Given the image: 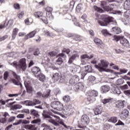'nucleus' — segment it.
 Listing matches in <instances>:
<instances>
[{
  "label": "nucleus",
  "mask_w": 130,
  "mask_h": 130,
  "mask_svg": "<svg viewBox=\"0 0 130 130\" xmlns=\"http://www.w3.org/2000/svg\"><path fill=\"white\" fill-rule=\"evenodd\" d=\"M40 20H41L45 24H48V20H47V18L45 16H43L40 18Z\"/></svg>",
  "instance_id": "obj_46"
},
{
  "label": "nucleus",
  "mask_w": 130,
  "mask_h": 130,
  "mask_svg": "<svg viewBox=\"0 0 130 130\" xmlns=\"http://www.w3.org/2000/svg\"><path fill=\"white\" fill-rule=\"evenodd\" d=\"M36 78H37L40 82H43L46 81V76L41 72L38 75V76L36 77Z\"/></svg>",
  "instance_id": "obj_17"
},
{
  "label": "nucleus",
  "mask_w": 130,
  "mask_h": 130,
  "mask_svg": "<svg viewBox=\"0 0 130 130\" xmlns=\"http://www.w3.org/2000/svg\"><path fill=\"white\" fill-rule=\"evenodd\" d=\"M70 52H71V50H70V49H64L62 50V52L58 54V56L63 58L67 57V55H66V54L64 53L69 54Z\"/></svg>",
  "instance_id": "obj_16"
},
{
  "label": "nucleus",
  "mask_w": 130,
  "mask_h": 130,
  "mask_svg": "<svg viewBox=\"0 0 130 130\" xmlns=\"http://www.w3.org/2000/svg\"><path fill=\"white\" fill-rule=\"evenodd\" d=\"M62 62H63L62 58H61V57H58L56 60L55 64L60 66L62 64Z\"/></svg>",
  "instance_id": "obj_36"
},
{
  "label": "nucleus",
  "mask_w": 130,
  "mask_h": 130,
  "mask_svg": "<svg viewBox=\"0 0 130 130\" xmlns=\"http://www.w3.org/2000/svg\"><path fill=\"white\" fill-rule=\"evenodd\" d=\"M82 10V5L81 4H79L76 7V11L77 12H80Z\"/></svg>",
  "instance_id": "obj_60"
},
{
  "label": "nucleus",
  "mask_w": 130,
  "mask_h": 130,
  "mask_svg": "<svg viewBox=\"0 0 130 130\" xmlns=\"http://www.w3.org/2000/svg\"><path fill=\"white\" fill-rule=\"evenodd\" d=\"M16 53H10L8 55V57H12V58H16Z\"/></svg>",
  "instance_id": "obj_52"
},
{
  "label": "nucleus",
  "mask_w": 130,
  "mask_h": 130,
  "mask_svg": "<svg viewBox=\"0 0 130 130\" xmlns=\"http://www.w3.org/2000/svg\"><path fill=\"white\" fill-rule=\"evenodd\" d=\"M124 101H118L116 103V107H117V108H123V107H124Z\"/></svg>",
  "instance_id": "obj_24"
},
{
  "label": "nucleus",
  "mask_w": 130,
  "mask_h": 130,
  "mask_svg": "<svg viewBox=\"0 0 130 130\" xmlns=\"http://www.w3.org/2000/svg\"><path fill=\"white\" fill-rule=\"evenodd\" d=\"M114 93L115 94H118V95H119V94H120L121 92L120 91V90L119 89L115 88V89L114 90Z\"/></svg>",
  "instance_id": "obj_54"
},
{
  "label": "nucleus",
  "mask_w": 130,
  "mask_h": 130,
  "mask_svg": "<svg viewBox=\"0 0 130 130\" xmlns=\"http://www.w3.org/2000/svg\"><path fill=\"white\" fill-rule=\"evenodd\" d=\"M112 29L114 34H119L120 33H121V29L119 27H113L112 28Z\"/></svg>",
  "instance_id": "obj_23"
},
{
  "label": "nucleus",
  "mask_w": 130,
  "mask_h": 130,
  "mask_svg": "<svg viewBox=\"0 0 130 130\" xmlns=\"http://www.w3.org/2000/svg\"><path fill=\"white\" fill-rule=\"evenodd\" d=\"M36 33H37V29H35V30L29 32L27 35L26 37L27 38H32L35 36Z\"/></svg>",
  "instance_id": "obj_28"
},
{
  "label": "nucleus",
  "mask_w": 130,
  "mask_h": 130,
  "mask_svg": "<svg viewBox=\"0 0 130 130\" xmlns=\"http://www.w3.org/2000/svg\"><path fill=\"white\" fill-rule=\"evenodd\" d=\"M11 64L16 69H21L22 71H26V69H27L26 59H25V58L21 59L18 63L17 62V61H14L13 63H11Z\"/></svg>",
  "instance_id": "obj_3"
},
{
  "label": "nucleus",
  "mask_w": 130,
  "mask_h": 130,
  "mask_svg": "<svg viewBox=\"0 0 130 130\" xmlns=\"http://www.w3.org/2000/svg\"><path fill=\"white\" fill-rule=\"evenodd\" d=\"M124 10H130V0H126L124 3Z\"/></svg>",
  "instance_id": "obj_25"
},
{
  "label": "nucleus",
  "mask_w": 130,
  "mask_h": 130,
  "mask_svg": "<svg viewBox=\"0 0 130 130\" xmlns=\"http://www.w3.org/2000/svg\"><path fill=\"white\" fill-rule=\"evenodd\" d=\"M123 16L125 18H130V10L129 9H127V11H126L124 13Z\"/></svg>",
  "instance_id": "obj_41"
},
{
  "label": "nucleus",
  "mask_w": 130,
  "mask_h": 130,
  "mask_svg": "<svg viewBox=\"0 0 130 130\" xmlns=\"http://www.w3.org/2000/svg\"><path fill=\"white\" fill-rule=\"evenodd\" d=\"M121 90H127L128 89V85L125 84L120 87Z\"/></svg>",
  "instance_id": "obj_56"
},
{
  "label": "nucleus",
  "mask_w": 130,
  "mask_h": 130,
  "mask_svg": "<svg viewBox=\"0 0 130 130\" xmlns=\"http://www.w3.org/2000/svg\"><path fill=\"white\" fill-rule=\"evenodd\" d=\"M80 69V66L73 64L72 67H70V71L73 74H75V73H80L81 71Z\"/></svg>",
  "instance_id": "obj_11"
},
{
  "label": "nucleus",
  "mask_w": 130,
  "mask_h": 130,
  "mask_svg": "<svg viewBox=\"0 0 130 130\" xmlns=\"http://www.w3.org/2000/svg\"><path fill=\"white\" fill-rule=\"evenodd\" d=\"M25 14L24 11L21 12L20 13L18 14L17 15L18 18L19 19H22L23 18V15Z\"/></svg>",
  "instance_id": "obj_61"
},
{
  "label": "nucleus",
  "mask_w": 130,
  "mask_h": 130,
  "mask_svg": "<svg viewBox=\"0 0 130 130\" xmlns=\"http://www.w3.org/2000/svg\"><path fill=\"white\" fill-rule=\"evenodd\" d=\"M120 43L121 44H122V45H128L129 44V43L128 42V41L126 40V39H121L120 40Z\"/></svg>",
  "instance_id": "obj_31"
},
{
  "label": "nucleus",
  "mask_w": 130,
  "mask_h": 130,
  "mask_svg": "<svg viewBox=\"0 0 130 130\" xmlns=\"http://www.w3.org/2000/svg\"><path fill=\"white\" fill-rule=\"evenodd\" d=\"M89 121H90V120L89 119V117H88V116L84 115L81 117V122L83 124L88 123Z\"/></svg>",
  "instance_id": "obj_18"
},
{
  "label": "nucleus",
  "mask_w": 130,
  "mask_h": 130,
  "mask_svg": "<svg viewBox=\"0 0 130 130\" xmlns=\"http://www.w3.org/2000/svg\"><path fill=\"white\" fill-rule=\"evenodd\" d=\"M3 116L4 117V118H7L8 120V117H10V115L9 114V113L5 112L3 113Z\"/></svg>",
  "instance_id": "obj_53"
},
{
  "label": "nucleus",
  "mask_w": 130,
  "mask_h": 130,
  "mask_svg": "<svg viewBox=\"0 0 130 130\" xmlns=\"http://www.w3.org/2000/svg\"><path fill=\"white\" fill-rule=\"evenodd\" d=\"M20 124L22 123V124H25L23 125V127L25 128V129H28V130L36 129V127L35 126V125L29 124V123H30L29 120H22V119H20Z\"/></svg>",
  "instance_id": "obj_6"
},
{
  "label": "nucleus",
  "mask_w": 130,
  "mask_h": 130,
  "mask_svg": "<svg viewBox=\"0 0 130 130\" xmlns=\"http://www.w3.org/2000/svg\"><path fill=\"white\" fill-rule=\"evenodd\" d=\"M51 107L58 111H61L63 109V105L60 102H53L51 103Z\"/></svg>",
  "instance_id": "obj_7"
},
{
  "label": "nucleus",
  "mask_w": 130,
  "mask_h": 130,
  "mask_svg": "<svg viewBox=\"0 0 130 130\" xmlns=\"http://www.w3.org/2000/svg\"><path fill=\"white\" fill-rule=\"evenodd\" d=\"M34 15L36 18H42L43 16V12L41 11L36 12Z\"/></svg>",
  "instance_id": "obj_30"
},
{
  "label": "nucleus",
  "mask_w": 130,
  "mask_h": 130,
  "mask_svg": "<svg viewBox=\"0 0 130 130\" xmlns=\"http://www.w3.org/2000/svg\"><path fill=\"white\" fill-rule=\"evenodd\" d=\"M43 116H44L45 118H47V121L48 122H50L51 123H52V124H54V125H56V126L59 125V124H62V125H63L64 127L66 128H68V126L67 125L64 124V123L59 119V117L55 115H52V116H53L55 118H56L55 120L52 119L50 116L48 115H45L44 114H43Z\"/></svg>",
  "instance_id": "obj_1"
},
{
  "label": "nucleus",
  "mask_w": 130,
  "mask_h": 130,
  "mask_svg": "<svg viewBox=\"0 0 130 130\" xmlns=\"http://www.w3.org/2000/svg\"><path fill=\"white\" fill-rule=\"evenodd\" d=\"M94 9L95 11H96L97 12H99V13H104V10H102V9L97 6H94Z\"/></svg>",
  "instance_id": "obj_44"
},
{
  "label": "nucleus",
  "mask_w": 130,
  "mask_h": 130,
  "mask_svg": "<svg viewBox=\"0 0 130 130\" xmlns=\"http://www.w3.org/2000/svg\"><path fill=\"white\" fill-rule=\"evenodd\" d=\"M7 118H0V123H6L7 122Z\"/></svg>",
  "instance_id": "obj_55"
},
{
  "label": "nucleus",
  "mask_w": 130,
  "mask_h": 130,
  "mask_svg": "<svg viewBox=\"0 0 130 130\" xmlns=\"http://www.w3.org/2000/svg\"><path fill=\"white\" fill-rule=\"evenodd\" d=\"M10 24L11 26L13 25V20H9L8 21V23L6 25V23L5 22L3 23L2 24H0V29H4V28H6L7 26H8V24Z\"/></svg>",
  "instance_id": "obj_29"
},
{
  "label": "nucleus",
  "mask_w": 130,
  "mask_h": 130,
  "mask_svg": "<svg viewBox=\"0 0 130 130\" xmlns=\"http://www.w3.org/2000/svg\"><path fill=\"white\" fill-rule=\"evenodd\" d=\"M129 115V112L128 110L125 109L123 110L122 113L120 114V118L121 119H125L126 118H127V117Z\"/></svg>",
  "instance_id": "obj_14"
},
{
  "label": "nucleus",
  "mask_w": 130,
  "mask_h": 130,
  "mask_svg": "<svg viewBox=\"0 0 130 130\" xmlns=\"http://www.w3.org/2000/svg\"><path fill=\"white\" fill-rule=\"evenodd\" d=\"M63 100L64 102L68 103V102H70V101H71V97L69 95H65L63 98Z\"/></svg>",
  "instance_id": "obj_40"
},
{
  "label": "nucleus",
  "mask_w": 130,
  "mask_h": 130,
  "mask_svg": "<svg viewBox=\"0 0 130 130\" xmlns=\"http://www.w3.org/2000/svg\"><path fill=\"white\" fill-rule=\"evenodd\" d=\"M80 81V78L77 75H74L71 77L69 80V83L70 85H75L76 83Z\"/></svg>",
  "instance_id": "obj_12"
},
{
  "label": "nucleus",
  "mask_w": 130,
  "mask_h": 130,
  "mask_svg": "<svg viewBox=\"0 0 130 130\" xmlns=\"http://www.w3.org/2000/svg\"><path fill=\"white\" fill-rule=\"evenodd\" d=\"M24 85L26 88L27 92L29 94H31V93H32V92H33L34 90L33 87L32 86V84H31V82H30V81H25Z\"/></svg>",
  "instance_id": "obj_8"
},
{
  "label": "nucleus",
  "mask_w": 130,
  "mask_h": 130,
  "mask_svg": "<svg viewBox=\"0 0 130 130\" xmlns=\"http://www.w3.org/2000/svg\"><path fill=\"white\" fill-rule=\"evenodd\" d=\"M11 81L13 84H14V85H16V86H20V88L21 89L23 88V85H22V83H21V79H16L12 78L11 79Z\"/></svg>",
  "instance_id": "obj_13"
},
{
  "label": "nucleus",
  "mask_w": 130,
  "mask_h": 130,
  "mask_svg": "<svg viewBox=\"0 0 130 130\" xmlns=\"http://www.w3.org/2000/svg\"><path fill=\"white\" fill-rule=\"evenodd\" d=\"M98 96V92L95 90H91L87 92V100L89 103H93L96 101V97Z\"/></svg>",
  "instance_id": "obj_4"
},
{
  "label": "nucleus",
  "mask_w": 130,
  "mask_h": 130,
  "mask_svg": "<svg viewBox=\"0 0 130 130\" xmlns=\"http://www.w3.org/2000/svg\"><path fill=\"white\" fill-rule=\"evenodd\" d=\"M103 9L105 11H106V12H111V11H112V8H110L109 6H106Z\"/></svg>",
  "instance_id": "obj_51"
},
{
  "label": "nucleus",
  "mask_w": 130,
  "mask_h": 130,
  "mask_svg": "<svg viewBox=\"0 0 130 130\" xmlns=\"http://www.w3.org/2000/svg\"><path fill=\"white\" fill-rule=\"evenodd\" d=\"M109 122H112L113 123H115L117 122V118L116 117H112L108 120Z\"/></svg>",
  "instance_id": "obj_37"
},
{
  "label": "nucleus",
  "mask_w": 130,
  "mask_h": 130,
  "mask_svg": "<svg viewBox=\"0 0 130 130\" xmlns=\"http://www.w3.org/2000/svg\"><path fill=\"white\" fill-rule=\"evenodd\" d=\"M12 74L14 78L15 79L21 80V76L14 72H12Z\"/></svg>",
  "instance_id": "obj_38"
},
{
  "label": "nucleus",
  "mask_w": 130,
  "mask_h": 130,
  "mask_svg": "<svg viewBox=\"0 0 130 130\" xmlns=\"http://www.w3.org/2000/svg\"><path fill=\"white\" fill-rule=\"evenodd\" d=\"M120 40H121V39H120V37L118 36H115L114 37L113 40H114V41H116V42H118V41H120Z\"/></svg>",
  "instance_id": "obj_57"
},
{
  "label": "nucleus",
  "mask_w": 130,
  "mask_h": 130,
  "mask_svg": "<svg viewBox=\"0 0 130 130\" xmlns=\"http://www.w3.org/2000/svg\"><path fill=\"white\" fill-rule=\"evenodd\" d=\"M94 42H95V43L98 45H101V44H102V41H101V40L99 38H95L94 39Z\"/></svg>",
  "instance_id": "obj_43"
},
{
  "label": "nucleus",
  "mask_w": 130,
  "mask_h": 130,
  "mask_svg": "<svg viewBox=\"0 0 130 130\" xmlns=\"http://www.w3.org/2000/svg\"><path fill=\"white\" fill-rule=\"evenodd\" d=\"M112 100V98H108V99H104L102 100V103L103 104H107V103H109Z\"/></svg>",
  "instance_id": "obj_35"
},
{
  "label": "nucleus",
  "mask_w": 130,
  "mask_h": 130,
  "mask_svg": "<svg viewBox=\"0 0 130 130\" xmlns=\"http://www.w3.org/2000/svg\"><path fill=\"white\" fill-rule=\"evenodd\" d=\"M85 71L87 72V73H91L92 72V67L90 66H86L85 67Z\"/></svg>",
  "instance_id": "obj_45"
},
{
  "label": "nucleus",
  "mask_w": 130,
  "mask_h": 130,
  "mask_svg": "<svg viewBox=\"0 0 130 130\" xmlns=\"http://www.w3.org/2000/svg\"><path fill=\"white\" fill-rule=\"evenodd\" d=\"M101 18L102 19V20H103V21H104V22H102L100 20L98 21V23L101 26H107V24H108L111 22L110 17H109V16H108L107 15L102 14L101 16Z\"/></svg>",
  "instance_id": "obj_5"
},
{
  "label": "nucleus",
  "mask_w": 130,
  "mask_h": 130,
  "mask_svg": "<svg viewBox=\"0 0 130 130\" xmlns=\"http://www.w3.org/2000/svg\"><path fill=\"white\" fill-rule=\"evenodd\" d=\"M73 22L74 25H75V26H80V23H79V21H78L77 20V18H76V17H75L73 19Z\"/></svg>",
  "instance_id": "obj_48"
},
{
  "label": "nucleus",
  "mask_w": 130,
  "mask_h": 130,
  "mask_svg": "<svg viewBox=\"0 0 130 130\" xmlns=\"http://www.w3.org/2000/svg\"><path fill=\"white\" fill-rule=\"evenodd\" d=\"M30 115H33L35 117L38 118L39 117V114H38V111L34 109L30 110Z\"/></svg>",
  "instance_id": "obj_27"
},
{
  "label": "nucleus",
  "mask_w": 130,
  "mask_h": 130,
  "mask_svg": "<svg viewBox=\"0 0 130 130\" xmlns=\"http://www.w3.org/2000/svg\"><path fill=\"white\" fill-rule=\"evenodd\" d=\"M93 57H94V55L90 54H85L81 56V59H86V58L91 59V58H93Z\"/></svg>",
  "instance_id": "obj_21"
},
{
  "label": "nucleus",
  "mask_w": 130,
  "mask_h": 130,
  "mask_svg": "<svg viewBox=\"0 0 130 130\" xmlns=\"http://www.w3.org/2000/svg\"><path fill=\"white\" fill-rule=\"evenodd\" d=\"M102 33L104 35V36H106L107 35H111V34H109L108 31L107 30V29H103L102 30Z\"/></svg>",
  "instance_id": "obj_47"
},
{
  "label": "nucleus",
  "mask_w": 130,
  "mask_h": 130,
  "mask_svg": "<svg viewBox=\"0 0 130 130\" xmlns=\"http://www.w3.org/2000/svg\"><path fill=\"white\" fill-rule=\"evenodd\" d=\"M106 5H107V3L105 1H102L101 2V6L103 9L106 7Z\"/></svg>",
  "instance_id": "obj_59"
},
{
  "label": "nucleus",
  "mask_w": 130,
  "mask_h": 130,
  "mask_svg": "<svg viewBox=\"0 0 130 130\" xmlns=\"http://www.w3.org/2000/svg\"><path fill=\"white\" fill-rule=\"evenodd\" d=\"M79 57V55L78 54H74L70 58L68 61L69 64H71L73 63L74 60L76 59V58Z\"/></svg>",
  "instance_id": "obj_20"
},
{
  "label": "nucleus",
  "mask_w": 130,
  "mask_h": 130,
  "mask_svg": "<svg viewBox=\"0 0 130 130\" xmlns=\"http://www.w3.org/2000/svg\"><path fill=\"white\" fill-rule=\"evenodd\" d=\"M95 80H96V77L93 76H90L88 78V81H89V82H91V83L94 82Z\"/></svg>",
  "instance_id": "obj_49"
},
{
  "label": "nucleus",
  "mask_w": 130,
  "mask_h": 130,
  "mask_svg": "<svg viewBox=\"0 0 130 130\" xmlns=\"http://www.w3.org/2000/svg\"><path fill=\"white\" fill-rule=\"evenodd\" d=\"M102 112V108H96L94 110V114L95 115L101 114Z\"/></svg>",
  "instance_id": "obj_33"
},
{
  "label": "nucleus",
  "mask_w": 130,
  "mask_h": 130,
  "mask_svg": "<svg viewBox=\"0 0 130 130\" xmlns=\"http://www.w3.org/2000/svg\"><path fill=\"white\" fill-rule=\"evenodd\" d=\"M108 66H109V63L107 61L102 60L101 61V64L95 65V67L99 70V72H110V73H113L112 70L106 69L108 68Z\"/></svg>",
  "instance_id": "obj_2"
},
{
  "label": "nucleus",
  "mask_w": 130,
  "mask_h": 130,
  "mask_svg": "<svg viewBox=\"0 0 130 130\" xmlns=\"http://www.w3.org/2000/svg\"><path fill=\"white\" fill-rule=\"evenodd\" d=\"M31 72L35 77H36L41 73V69L39 67H34L31 69Z\"/></svg>",
  "instance_id": "obj_10"
},
{
  "label": "nucleus",
  "mask_w": 130,
  "mask_h": 130,
  "mask_svg": "<svg viewBox=\"0 0 130 130\" xmlns=\"http://www.w3.org/2000/svg\"><path fill=\"white\" fill-rule=\"evenodd\" d=\"M15 119H16V117H15V116L11 117L8 119V122H12L14 121V120H15Z\"/></svg>",
  "instance_id": "obj_62"
},
{
  "label": "nucleus",
  "mask_w": 130,
  "mask_h": 130,
  "mask_svg": "<svg viewBox=\"0 0 130 130\" xmlns=\"http://www.w3.org/2000/svg\"><path fill=\"white\" fill-rule=\"evenodd\" d=\"M101 92L102 93H107L110 91V86L109 85H104L101 87Z\"/></svg>",
  "instance_id": "obj_19"
},
{
  "label": "nucleus",
  "mask_w": 130,
  "mask_h": 130,
  "mask_svg": "<svg viewBox=\"0 0 130 130\" xmlns=\"http://www.w3.org/2000/svg\"><path fill=\"white\" fill-rule=\"evenodd\" d=\"M50 95V90H49L48 91L44 92L42 95V98L46 99L49 97Z\"/></svg>",
  "instance_id": "obj_32"
},
{
  "label": "nucleus",
  "mask_w": 130,
  "mask_h": 130,
  "mask_svg": "<svg viewBox=\"0 0 130 130\" xmlns=\"http://www.w3.org/2000/svg\"><path fill=\"white\" fill-rule=\"evenodd\" d=\"M63 110L68 114H73V113H74V107L72 104L67 105L65 106V108Z\"/></svg>",
  "instance_id": "obj_9"
},
{
  "label": "nucleus",
  "mask_w": 130,
  "mask_h": 130,
  "mask_svg": "<svg viewBox=\"0 0 130 130\" xmlns=\"http://www.w3.org/2000/svg\"><path fill=\"white\" fill-rule=\"evenodd\" d=\"M42 127H44L43 130H52L50 127L45 123H43L41 124Z\"/></svg>",
  "instance_id": "obj_39"
},
{
  "label": "nucleus",
  "mask_w": 130,
  "mask_h": 130,
  "mask_svg": "<svg viewBox=\"0 0 130 130\" xmlns=\"http://www.w3.org/2000/svg\"><path fill=\"white\" fill-rule=\"evenodd\" d=\"M23 107V106H22V105H14L13 106H12V108L13 109H15V110H17V109H21V108H22Z\"/></svg>",
  "instance_id": "obj_42"
},
{
  "label": "nucleus",
  "mask_w": 130,
  "mask_h": 130,
  "mask_svg": "<svg viewBox=\"0 0 130 130\" xmlns=\"http://www.w3.org/2000/svg\"><path fill=\"white\" fill-rule=\"evenodd\" d=\"M60 77L59 74L56 73L53 75L52 79L54 82H57L59 80Z\"/></svg>",
  "instance_id": "obj_26"
},
{
  "label": "nucleus",
  "mask_w": 130,
  "mask_h": 130,
  "mask_svg": "<svg viewBox=\"0 0 130 130\" xmlns=\"http://www.w3.org/2000/svg\"><path fill=\"white\" fill-rule=\"evenodd\" d=\"M84 89V85L82 83H79L75 84L74 86V89L77 92L79 90H82Z\"/></svg>",
  "instance_id": "obj_15"
},
{
  "label": "nucleus",
  "mask_w": 130,
  "mask_h": 130,
  "mask_svg": "<svg viewBox=\"0 0 130 130\" xmlns=\"http://www.w3.org/2000/svg\"><path fill=\"white\" fill-rule=\"evenodd\" d=\"M9 77V72L7 71L5 72L4 74V79L5 81H7L8 78Z\"/></svg>",
  "instance_id": "obj_50"
},
{
  "label": "nucleus",
  "mask_w": 130,
  "mask_h": 130,
  "mask_svg": "<svg viewBox=\"0 0 130 130\" xmlns=\"http://www.w3.org/2000/svg\"><path fill=\"white\" fill-rule=\"evenodd\" d=\"M49 55L50 56H51L52 57L53 56H55V55H56V52H54V51H52L49 53Z\"/></svg>",
  "instance_id": "obj_63"
},
{
  "label": "nucleus",
  "mask_w": 130,
  "mask_h": 130,
  "mask_svg": "<svg viewBox=\"0 0 130 130\" xmlns=\"http://www.w3.org/2000/svg\"><path fill=\"white\" fill-rule=\"evenodd\" d=\"M32 106H35L36 105H38V104H41V101L39 100H37L36 99H34L33 101H32Z\"/></svg>",
  "instance_id": "obj_34"
},
{
  "label": "nucleus",
  "mask_w": 130,
  "mask_h": 130,
  "mask_svg": "<svg viewBox=\"0 0 130 130\" xmlns=\"http://www.w3.org/2000/svg\"><path fill=\"white\" fill-rule=\"evenodd\" d=\"M16 117L17 118L21 119L25 118V114H19L16 116Z\"/></svg>",
  "instance_id": "obj_58"
},
{
  "label": "nucleus",
  "mask_w": 130,
  "mask_h": 130,
  "mask_svg": "<svg viewBox=\"0 0 130 130\" xmlns=\"http://www.w3.org/2000/svg\"><path fill=\"white\" fill-rule=\"evenodd\" d=\"M124 94L126 96L130 95V89L124 91Z\"/></svg>",
  "instance_id": "obj_64"
},
{
  "label": "nucleus",
  "mask_w": 130,
  "mask_h": 130,
  "mask_svg": "<svg viewBox=\"0 0 130 130\" xmlns=\"http://www.w3.org/2000/svg\"><path fill=\"white\" fill-rule=\"evenodd\" d=\"M21 104L22 105H25V106H33L32 101L26 100L21 102Z\"/></svg>",
  "instance_id": "obj_22"
}]
</instances>
